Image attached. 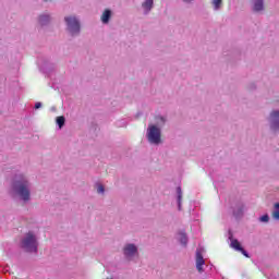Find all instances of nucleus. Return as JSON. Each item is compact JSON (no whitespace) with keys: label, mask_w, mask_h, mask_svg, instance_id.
Returning <instances> with one entry per match:
<instances>
[{"label":"nucleus","mask_w":279,"mask_h":279,"mask_svg":"<svg viewBox=\"0 0 279 279\" xmlns=\"http://www.w3.org/2000/svg\"><path fill=\"white\" fill-rule=\"evenodd\" d=\"M13 189L24 202H29V183L27 180L15 181Z\"/></svg>","instance_id":"1"},{"label":"nucleus","mask_w":279,"mask_h":279,"mask_svg":"<svg viewBox=\"0 0 279 279\" xmlns=\"http://www.w3.org/2000/svg\"><path fill=\"white\" fill-rule=\"evenodd\" d=\"M22 247L26 250V252H38L36 235H34L32 232H28L22 241Z\"/></svg>","instance_id":"2"},{"label":"nucleus","mask_w":279,"mask_h":279,"mask_svg":"<svg viewBox=\"0 0 279 279\" xmlns=\"http://www.w3.org/2000/svg\"><path fill=\"white\" fill-rule=\"evenodd\" d=\"M148 141L153 143V145H160V129L156 125L148 126Z\"/></svg>","instance_id":"3"},{"label":"nucleus","mask_w":279,"mask_h":279,"mask_svg":"<svg viewBox=\"0 0 279 279\" xmlns=\"http://www.w3.org/2000/svg\"><path fill=\"white\" fill-rule=\"evenodd\" d=\"M65 23L72 36H74V34H80V21H77L76 17L68 16L65 17Z\"/></svg>","instance_id":"4"},{"label":"nucleus","mask_w":279,"mask_h":279,"mask_svg":"<svg viewBox=\"0 0 279 279\" xmlns=\"http://www.w3.org/2000/svg\"><path fill=\"white\" fill-rule=\"evenodd\" d=\"M204 265H206V260L204 259V255H202V252L197 251L196 252V269L202 274L204 271Z\"/></svg>","instance_id":"5"},{"label":"nucleus","mask_w":279,"mask_h":279,"mask_svg":"<svg viewBox=\"0 0 279 279\" xmlns=\"http://www.w3.org/2000/svg\"><path fill=\"white\" fill-rule=\"evenodd\" d=\"M271 128L274 130H279V111H272L270 113Z\"/></svg>","instance_id":"6"},{"label":"nucleus","mask_w":279,"mask_h":279,"mask_svg":"<svg viewBox=\"0 0 279 279\" xmlns=\"http://www.w3.org/2000/svg\"><path fill=\"white\" fill-rule=\"evenodd\" d=\"M138 252V248H136V245L134 244H128L124 247V256L130 257V256H134V254H136Z\"/></svg>","instance_id":"7"},{"label":"nucleus","mask_w":279,"mask_h":279,"mask_svg":"<svg viewBox=\"0 0 279 279\" xmlns=\"http://www.w3.org/2000/svg\"><path fill=\"white\" fill-rule=\"evenodd\" d=\"M111 16H112V11H110L109 9H106L101 15V22L105 24L109 23Z\"/></svg>","instance_id":"8"},{"label":"nucleus","mask_w":279,"mask_h":279,"mask_svg":"<svg viewBox=\"0 0 279 279\" xmlns=\"http://www.w3.org/2000/svg\"><path fill=\"white\" fill-rule=\"evenodd\" d=\"M231 247L236 252H240L243 248V246H241V242L236 239L231 240Z\"/></svg>","instance_id":"9"},{"label":"nucleus","mask_w":279,"mask_h":279,"mask_svg":"<svg viewBox=\"0 0 279 279\" xmlns=\"http://www.w3.org/2000/svg\"><path fill=\"white\" fill-rule=\"evenodd\" d=\"M142 5L146 12H149L154 8V0H145Z\"/></svg>","instance_id":"10"},{"label":"nucleus","mask_w":279,"mask_h":279,"mask_svg":"<svg viewBox=\"0 0 279 279\" xmlns=\"http://www.w3.org/2000/svg\"><path fill=\"white\" fill-rule=\"evenodd\" d=\"M263 10V0H255L254 11L260 12Z\"/></svg>","instance_id":"11"},{"label":"nucleus","mask_w":279,"mask_h":279,"mask_svg":"<svg viewBox=\"0 0 279 279\" xmlns=\"http://www.w3.org/2000/svg\"><path fill=\"white\" fill-rule=\"evenodd\" d=\"M179 210L182 208V187L177 189Z\"/></svg>","instance_id":"12"},{"label":"nucleus","mask_w":279,"mask_h":279,"mask_svg":"<svg viewBox=\"0 0 279 279\" xmlns=\"http://www.w3.org/2000/svg\"><path fill=\"white\" fill-rule=\"evenodd\" d=\"M272 218L278 221L279 219V203L275 204V210L272 211Z\"/></svg>","instance_id":"13"},{"label":"nucleus","mask_w":279,"mask_h":279,"mask_svg":"<svg viewBox=\"0 0 279 279\" xmlns=\"http://www.w3.org/2000/svg\"><path fill=\"white\" fill-rule=\"evenodd\" d=\"M65 121L66 120L64 119V116H60L57 118V124L59 125L60 129L64 126Z\"/></svg>","instance_id":"14"},{"label":"nucleus","mask_w":279,"mask_h":279,"mask_svg":"<svg viewBox=\"0 0 279 279\" xmlns=\"http://www.w3.org/2000/svg\"><path fill=\"white\" fill-rule=\"evenodd\" d=\"M39 23L40 25H45L46 23H49V15H40Z\"/></svg>","instance_id":"15"},{"label":"nucleus","mask_w":279,"mask_h":279,"mask_svg":"<svg viewBox=\"0 0 279 279\" xmlns=\"http://www.w3.org/2000/svg\"><path fill=\"white\" fill-rule=\"evenodd\" d=\"M222 0H213V5L216 8V10H219L221 8Z\"/></svg>","instance_id":"16"},{"label":"nucleus","mask_w":279,"mask_h":279,"mask_svg":"<svg viewBox=\"0 0 279 279\" xmlns=\"http://www.w3.org/2000/svg\"><path fill=\"white\" fill-rule=\"evenodd\" d=\"M180 242L182 243V245H186V243L189 242L186 234H184V233L181 234Z\"/></svg>","instance_id":"17"},{"label":"nucleus","mask_w":279,"mask_h":279,"mask_svg":"<svg viewBox=\"0 0 279 279\" xmlns=\"http://www.w3.org/2000/svg\"><path fill=\"white\" fill-rule=\"evenodd\" d=\"M259 220L263 221L264 223H267V221H269V215L262 216Z\"/></svg>","instance_id":"18"},{"label":"nucleus","mask_w":279,"mask_h":279,"mask_svg":"<svg viewBox=\"0 0 279 279\" xmlns=\"http://www.w3.org/2000/svg\"><path fill=\"white\" fill-rule=\"evenodd\" d=\"M241 254L245 256L246 258H250V255L247 254V251H244V248L240 250Z\"/></svg>","instance_id":"19"},{"label":"nucleus","mask_w":279,"mask_h":279,"mask_svg":"<svg viewBox=\"0 0 279 279\" xmlns=\"http://www.w3.org/2000/svg\"><path fill=\"white\" fill-rule=\"evenodd\" d=\"M104 185H98L97 193H104Z\"/></svg>","instance_id":"20"},{"label":"nucleus","mask_w":279,"mask_h":279,"mask_svg":"<svg viewBox=\"0 0 279 279\" xmlns=\"http://www.w3.org/2000/svg\"><path fill=\"white\" fill-rule=\"evenodd\" d=\"M43 107V104H40V102H36L35 104V110H38L39 108H41Z\"/></svg>","instance_id":"21"},{"label":"nucleus","mask_w":279,"mask_h":279,"mask_svg":"<svg viewBox=\"0 0 279 279\" xmlns=\"http://www.w3.org/2000/svg\"><path fill=\"white\" fill-rule=\"evenodd\" d=\"M160 120L165 122V119H163V118H160Z\"/></svg>","instance_id":"22"}]
</instances>
